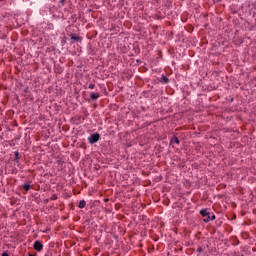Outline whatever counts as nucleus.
Masks as SVG:
<instances>
[{
	"mask_svg": "<svg viewBox=\"0 0 256 256\" xmlns=\"http://www.w3.org/2000/svg\"><path fill=\"white\" fill-rule=\"evenodd\" d=\"M99 137V134H92L89 138L90 143H97V141H99Z\"/></svg>",
	"mask_w": 256,
	"mask_h": 256,
	"instance_id": "obj_1",
	"label": "nucleus"
},
{
	"mask_svg": "<svg viewBox=\"0 0 256 256\" xmlns=\"http://www.w3.org/2000/svg\"><path fill=\"white\" fill-rule=\"evenodd\" d=\"M34 249L36 251H42L43 250V244L41 242H39V241H36L34 243Z\"/></svg>",
	"mask_w": 256,
	"mask_h": 256,
	"instance_id": "obj_2",
	"label": "nucleus"
},
{
	"mask_svg": "<svg viewBox=\"0 0 256 256\" xmlns=\"http://www.w3.org/2000/svg\"><path fill=\"white\" fill-rule=\"evenodd\" d=\"M200 215H202V217H209V212L207 209H204L200 211Z\"/></svg>",
	"mask_w": 256,
	"mask_h": 256,
	"instance_id": "obj_3",
	"label": "nucleus"
},
{
	"mask_svg": "<svg viewBox=\"0 0 256 256\" xmlns=\"http://www.w3.org/2000/svg\"><path fill=\"white\" fill-rule=\"evenodd\" d=\"M90 97H91V99H93V100L99 99V93L92 92V93L90 94Z\"/></svg>",
	"mask_w": 256,
	"mask_h": 256,
	"instance_id": "obj_4",
	"label": "nucleus"
},
{
	"mask_svg": "<svg viewBox=\"0 0 256 256\" xmlns=\"http://www.w3.org/2000/svg\"><path fill=\"white\" fill-rule=\"evenodd\" d=\"M85 205H86L85 200H82V201L79 202L78 207H79V209H85Z\"/></svg>",
	"mask_w": 256,
	"mask_h": 256,
	"instance_id": "obj_5",
	"label": "nucleus"
},
{
	"mask_svg": "<svg viewBox=\"0 0 256 256\" xmlns=\"http://www.w3.org/2000/svg\"><path fill=\"white\" fill-rule=\"evenodd\" d=\"M161 82L162 83H169V78H167V76H162L161 77Z\"/></svg>",
	"mask_w": 256,
	"mask_h": 256,
	"instance_id": "obj_6",
	"label": "nucleus"
},
{
	"mask_svg": "<svg viewBox=\"0 0 256 256\" xmlns=\"http://www.w3.org/2000/svg\"><path fill=\"white\" fill-rule=\"evenodd\" d=\"M171 143H176L177 145H179V138L177 137L172 138Z\"/></svg>",
	"mask_w": 256,
	"mask_h": 256,
	"instance_id": "obj_7",
	"label": "nucleus"
},
{
	"mask_svg": "<svg viewBox=\"0 0 256 256\" xmlns=\"http://www.w3.org/2000/svg\"><path fill=\"white\" fill-rule=\"evenodd\" d=\"M23 189H25V191H29L31 189V185L29 184H24L23 185Z\"/></svg>",
	"mask_w": 256,
	"mask_h": 256,
	"instance_id": "obj_8",
	"label": "nucleus"
},
{
	"mask_svg": "<svg viewBox=\"0 0 256 256\" xmlns=\"http://www.w3.org/2000/svg\"><path fill=\"white\" fill-rule=\"evenodd\" d=\"M206 218H204V223H209V221H211V216H205Z\"/></svg>",
	"mask_w": 256,
	"mask_h": 256,
	"instance_id": "obj_9",
	"label": "nucleus"
},
{
	"mask_svg": "<svg viewBox=\"0 0 256 256\" xmlns=\"http://www.w3.org/2000/svg\"><path fill=\"white\" fill-rule=\"evenodd\" d=\"M88 89H95V84L93 83L89 84Z\"/></svg>",
	"mask_w": 256,
	"mask_h": 256,
	"instance_id": "obj_10",
	"label": "nucleus"
},
{
	"mask_svg": "<svg viewBox=\"0 0 256 256\" xmlns=\"http://www.w3.org/2000/svg\"><path fill=\"white\" fill-rule=\"evenodd\" d=\"M72 40H73V41H79V37L72 36Z\"/></svg>",
	"mask_w": 256,
	"mask_h": 256,
	"instance_id": "obj_11",
	"label": "nucleus"
},
{
	"mask_svg": "<svg viewBox=\"0 0 256 256\" xmlns=\"http://www.w3.org/2000/svg\"><path fill=\"white\" fill-rule=\"evenodd\" d=\"M215 219V215H212V217L210 218V221H214Z\"/></svg>",
	"mask_w": 256,
	"mask_h": 256,
	"instance_id": "obj_12",
	"label": "nucleus"
},
{
	"mask_svg": "<svg viewBox=\"0 0 256 256\" xmlns=\"http://www.w3.org/2000/svg\"><path fill=\"white\" fill-rule=\"evenodd\" d=\"M2 256H9V254H7V253H3V254H2Z\"/></svg>",
	"mask_w": 256,
	"mask_h": 256,
	"instance_id": "obj_13",
	"label": "nucleus"
},
{
	"mask_svg": "<svg viewBox=\"0 0 256 256\" xmlns=\"http://www.w3.org/2000/svg\"><path fill=\"white\" fill-rule=\"evenodd\" d=\"M215 1V3H219V1H221V0H214Z\"/></svg>",
	"mask_w": 256,
	"mask_h": 256,
	"instance_id": "obj_14",
	"label": "nucleus"
}]
</instances>
